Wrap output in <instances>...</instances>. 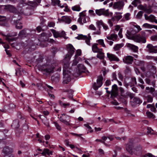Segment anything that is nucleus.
Listing matches in <instances>:
<instances>
[{"mask_svg": "<svg viewBox=\"0 0 157 157\" xmlns=\"http://www.w3.org/2000/svg\"><path fill=\"white\" fill-rule=\"evenodd\" d=\"M18 117L20 119L19 120H15L13 121L11 126L13 128H17L19 127L20 124H22L24 129L25 130L28 129V125L26 123V120L22 116L21 113L18 112L17 113Z\"/></svg>", "mask_w": 157, "mask_h": 157, "instance_id": "1", "label": "nucleus"}, {"mask_svg": "<svg viewBox=\"0 0 157 157\" xmlns=\"http://www.w3.org/2000/svg\"><path fill=\"white\" fill-rule=\"evenodd\" d=\"M69 65L68 62L65 63L63 66V84H68L71 80V71H69Z\"/></svg>", "mask_w": 157, "mask_h": 157, "instance_id": "2", "label": "nucleus"}, {"mask_svg": "<svg viewBox=\"0 0 157 157\" xmlns=\"http://www.w3.org/2000/svg\"><path fill=\"white\" fill-rule=\"evenodd\" d=\"M126 149L131 155H141L142 152V147L140 145L135 146L134 148L131 147V146L128 145L126 147Z\"/></svg>", "mask_w": 157, "mask_h": 157, "instance_id": "3", "label": "nucleus"}, {"mask_svg": "<svg viewBox=\"0 0 157 157\" xmlns=\"http://www.w3.org/2000/svg\"><path fill=\"white\" fill-rule=\"evenodd\" d=\"M66 47L68 51V53L63 60V62L64 64L65 63L68 62L69 65L70 63L69 61L71 56L75 52V49L73 46L70 44L67 45Z\"/></svg>", "mask_w": 157, "mask_h": 157, "instance_id": "4", "label": "nucleus"}, {"mask_svg": "<svg viewBox=\"0 0 157 157\" xmlns=\"http://www.w3.org/2000/svg\"><path fill=\"white\" fill-rule=\"evenodd\" d=\"M134 27L132 28V29L131 31L127 30L126 36L129 39L133 40L136 34V33L141 30V29L140 28V26L139 25H133Z\"/></svg>", "mask_w": 157, "mask_h": 157, "instance_id": "5", "label": "nucleus"}, {"mask_svg": "<svg viewBox=\"0 0 157 157\" xmlns=\"http://www.w3.org/2000/svg\"><path fill=\"white\" fill-rule=\"evenodd\" d=\"M33 32V33H35L36 32V30L35 29H24L19 32L18 36L19 37L21 38L26 37L29 35H32V33H31V32Z\"/></svg>", "mask_w": 157, "mask_h": 157, "instance_id": "6", "label": "nucleus"}, {"mask_svg": "<svg viewBox=\"0 0 157 157\" xmlns=\"http://www.w3.org/2000/svg\"><path fill=\"white\" fill-rule=\"evenodd\" d=\"M133 40L136 42L143 43L146 42V39L144 34H136Z\"/></svg>", "mask_w": 157, "mask_h": 157, "instance_id": "7", "label": "nucleus"}, {"mask_svg": "<svg viewBox=\"0 0 157 157\" xmlns=\"http://www.w3.org/2000/svg\"><path fill=\"white\" fill-rule=\"evenodd\" d=\"M103 78L101 75H100L98 77L97 83L94 82L93 86V88L95 90H97L103 84Z\"/></svg>", "mask_w": 157, "mask_h": 157, "instance_id": "8", "label": "nucleus"}, {"mask_svg": "<svg viewBox=\"0 0 157 157\" xmlns=\"http://www.w3.org/2000/svg\"><path fill=\"white\" fill-rule=\"evenodd\" d=\"M76 38L78 40L83 39L85 40V42L88 45H90V40L91 39V36L90 34L88 35V36H84L82 34L78 35Z\"/></svg>", "mask_w": 157, "mask_h": 157, "instance_id": "9", "label": "nucleus"}, {"mask_svg": "<svg viewBox=\"0 0 157 157\" xmlns=\"http://www.w3.org/2000/svg\"><path fill=\"white\" fill-rule=\"evenodd\" d=\"M118 95V88L117 85L114 84L112 86L111 90V98H113Z\"/></svg>", "mask_w": 157, "mask_h": 157, "instance_id": "10", "label": "nucleus"}, {"mask_svg": "<svg viewBox=\"0 0 157 157\" xmlns=\"http://www.w3.org/2000/svg\"><path fill=\"white\" fill-rule=\"evenodd\" d=\"M51 31L53 33L54 36L56 38L58 37H64L65 35V32L64 31L61 32L56 31L54 29H51Z\"/></svg>", "mask_w": 157, "mask_h": 157, "instance_id": "11", "label": "nucleus"}, {"mask_svg": "<svg viewBox=\"0 0 157 157\" xmlns=\"http://www.w3.org/2000/svg\"><path fill=\"white\" fill-rule=\"evenodd\" d=\"M95 12L96 14L99 16L103 15L106 16H108L109 15L108 10H105L104 9L96 10H95Z\"/></svg>", "mask_w": 157, "mask_h": 157, "instance_id": "12", "label": "nucleus"}, {"mask_svg": "<svg viewBox=\"0 0 157 157\" xmlns=\"http://www.w3.org/2000/svg\"><path fill=\"white\" fill-rule=\"evenodd\" d=\"M124 2H123L118 1L115 2L113 6V8L114 9H117L118 10H120L123 8L124 6Z\"/></svg>", "mask_w": 157, "mask_h": 157, "instance_id": "13", "label": "nucleus"}, {"mask_svg": "<svg viewBox=\"0 0 157 157\" xmlns=\"http://www.w3.org/2000/svg\"><path fill=\"white\" fill-rule=\"evenodd\" d=\"M123 62L127 64H131L133 61V58L131 56H126L124 57L123 59Z\"/></svg>", "mask_w": 157, "mask_h": 157, "instance_id": "14", "label": "nucleus"}, {"mask_svg": "<svg viewBox=\"0 0 157 157\" xmlns=\"http://www.w3.org/2000/svg\"><path fill=\"white\" fill-rule=\"evenodd\" d=\"M78 68L79 74H78L77 75H75V76L76 77L79 76L82 72H85L86 71L88 72V71L86 70V68L82 64H78Z\"/></svg>", "mask_w": 157, "mask_h": 157, "instance_id": "15", "label": "nucleus"}, {"mask_svg": "<svg viewBox=\"0 0 157 157\" xmlns=\"http://www.w3.org/2000/svg\"><path fill=\"white\" fill-rule=\"evenodd\" d=\"M142 102V100L138 97H134L131 102V105L133 106H135L137 105H139Z\"/></svg>", "mask_w": 157, "mask_h": 157, "instance_id": "16", "label": "nucleus"}, {"mask_svg": "<svg viewBox=\"0 0 157 157\" xmlns=\"http://www.w3.org/2000/svg\"><path fill=\"white\" fill-rule=\"evenodd\" d=\"M96 24L99 29L97 31L94 32L93 34L94 35H100L101 34V32L100 31V28L101 27V26L102 25V26L104 23L102 21L100 20L96 22Z\"/></svg>", "mask_w": 157, "mask_h": 157, "instance_id": "17", "label": "nucleus"}, {"mask_svg": "<svg viewBox=\"0 0 157 157\" xmlns=\"http://www.w3.org/2000/svg\"><path fill=\"white\" fill-rule=\"evenodd\" d=\"M14 18V17H13L12 20L15 23L16 28L18 29H21L23 27V26L20 19H19L18 20H16Z\"/></svg>", "mask_w": 157, "mask_h": 157, "instance_id": "18", "label": "nucleus"}, {"mask_svg": "<svg viewBox=\"0 0 157 157\" xmlns=\"http://www.w3.org/2000/svg\"><path fill=\"white\" fill-rule=\"evenodd\" d=\"M107 56L110 61H113L117 62L119 61V59L114 54L108 53Z\"/></svg>", "mask_w": 157, "mask_h": 157, "instance_id": "19", "label": "nucleus"}, {"mask_svg": "<svg viewBox=\"0 0 157 157\" xmlns=\"http://www.w3.org/2000/svg\"><path fill=\"white\" fill-rule=\"evenodd\" d=\"M89 18L88 17L84 16V17H79L78 20V21L81 25H83V23H86L89 21Z\"/></svg>", "mask_w": 157, "mask_h": 157, "instance_id": "20", "label": "nucleus"}, {"mask_svg": "<svg viewBox=\"0 0 157 157\" xmlns=\"http://www.w3.org/2000/svg\"><path fill=\"white\" fill-rule=\"evenodd\" d=\"M43 70L46 73L47 75H48L53 72L54 68L51 66H48Z\"/></svg>", "mask_w": 157, "mask_h": 157, "instance_id": "21", "label": "nucleus"}, {"mask_svg": "<svg viewBox=\"0 0 157 157\" xmlns=\"http://www.w3.org/2000/svg\"><path fill=\"white\" fill-rule=\"evenodd\" d=\"M98 44L94 43L93 44L92 46V50L93 52L94 53H97L100 51L102 50L101 48H99L98 47Z\"/></svg>", "mask_w": 157, "mask_h": 157, "instance_id": "22", "label": "nucleus"}, {"mask_svg": "<svg viewBox=\"0 0 157 157\" xmlns=\"http://www.w3.org/2000/svg\"><path fill=\"white\" fill-rule=\"evenodd\" d=\"M17 35V33H13V34H11V35H6V36L4 35V34H2V35L3 36H6V38H5L6 40L10 42L15 40V38H9V37L15 36H16Z\"/></svg>", "mask_w": 157, "mask_h": 157, "instance_id": "23", "label": "nucleus"}, {"mask_svg": "<svg viewBox=\"0 0 157 157\" xmlns=\"http://www.w3.org/2000/svg\"><path fill=\"white\" fill-rule=\"evenodd\" d=\"M147 48H148L147 51L150 53H157V49H154L153 46L151 44H149L147 46Z\"/></svg>", "mask_w": 157, "mask_h": 157, "instance_id": "24", "label": "nucleus"}, {"mask_svg": "<svg viewBox=\"0 0 157 157\" xmlns=\"http://www.w3.org/2000/svg\"><path fill=\"white\" fill-rule=\"evenodd\" d=\"M60 21L65 22L67 24H70L71 22V20L67 16H62L61 19H59Z\"/></svg>", "mask_w": 157, "mask_h": 157, "instance_id": "25", "label": "nucleus"}, {"mask_svg": "<svg viewBox=\"0 0 157 157\" xmlns=\"http://www.w3.org/2000/svg\"><path fill=\"white\" fill-rule=\"evenodd\" d=\"M40 118L41 119L43 123L47 127L49 126V124L48 121L46 117L40 115L39 116Z\"/></svg>", "mask_w": 157, "mask_h": 157, "instance_id": "26", "label": "nucleus"}, {"mask_svg": "<svg viewBox=\"0 0 157 157\" xmlns=\"http://www.w3.org/2000/svg\"><path fill=\"white\" fill-rule=\"evenodd\" d=\"M2 151L5 155H8L12 152V149L8 147H4Z\"/></svg>", "mask_w": 157, "mask_h": 157, "instance_id": "27", "label": "nucleus"}, {"mask_svg": "<svg viewBox=\"0 0 157 157\" xmlns=\"http://www.w3.org/2000/svg\"><path fill=\"white\" fill-rule=\"evenodd\" d=\"M144 17L146 20H148L152 22H153L155 18V17L152 14L148 16L147 15L145 14Z\"/></svg>", "mask_w": 157, "mask_h": 157, "instance_id": "28", "label": "nucleus"}, {"mask_svg": "<svg viewBox=\"0 0 157 157\" xmlns=\"http://www.w3.org/2000/svg\"><path fill=\"white\" fill-rule=\"evenodd\" d=\"M128 46L134 52H137L138 51V48L137 46L134 45L128 44Z\"/></svg>", "mask_w": 157, "mask_h": 157, "instance_id": "29", "label": "nucleus"}, {"mask_svg": "<svg viewBox=\"0 0 157 157\" xmlns=\"http://www.w3.org/2000/svg\"><path fill=\"white\" fill-rule=\"evenodd\" d=\"M137 84L136 78L134 77H132L130 79V82L128 83V85L134 86Z\"/></svg>", "mask_w": 157, "mask_h": 157, "instance_id": "30", "label": "nucleus"}, {"mask_svg": "<svg viewBox=\"0 0 157 157\" xmlns=\"http://www.w3.org/2000/svg\"><path fill=\"white\" fill-rule=\"evenodd\" d=\"M98 54L97 55V57L100 59H103L104 58V53L103 52V50L97 52Z\"/></svg>", "mask_w": 157, "mask_h": 157, "instance_id": "31", "label": "nucleus"}, {"mask_svg": "<svg viewBox=\"0 0 157 157\" xmlns=\"http://www.w3.org/2000/svg\"><path fill=\"white\" fill-rule=\"evenodd\" d=\"M107 38L109 40H112L113 41L116 40L117 38V34H112L109 36H107Z\"/></svg>", "mask_w": 157, "mask_h": 157, "instance_id": "32", "label": "nucleus"}, {"mask_svg": "<svg viewBox=\"0 0 157 157\" xmlns=\"http://www.w3.org/2000/svg\"><path fill=\"white\" fill-rule=\"evenodd\" d=\"M5 7L4 8L6 9H8L12 12H14L16 11V8L13 6L10 5H7L4 6Z\"/></svg>", "mask_w": 157, "mask_h": 157, "instance_id": "33", "label": "nucleus"}, {"mask_svg": "<svg viewBox=\"0 0 157 157\" xmlns=\"http://www.w3.org/2000/svg\"><path fill=\"white\" fill-rule=\"evenodd\" d=\"M59 120L61 122L65 124L67 126L70 125L71 124L70 123V120L69 121H67L66 120V119H64V117H60Z\"/></svg>", "mask_w": 157, "mask_h": 157, "instance_id": "34", "label": "nucleus"}, {"mask_svg": "<svg viewBox=\"0 0 157 157\" xmlns=\"http://www.w3.org/2000/svg\"><path fill=\"white\" fill-rule=\"evenodd\" d=\"M146 82L149 85H152L154 87L155 85V82L154 80L151 81L149 78H147L145 79Z\"/></svg>", "mask_w": 157, "mask_h": 157, "instance_id": "35", "label": "nucleus"}, {"mask_svg": "<svg viewBox=\"0 0 157 157\" xmlns=\"http://www.w3.org/2000/svg\"><path fill=\"white\" fill-rule=\"evenodd\" d=\"M41 154L45 156L46 155H52V152L48 149H45Z\"/></svg>", "mask_w": 157, "mask_h": 157, "instance_id": "36", "label": "nucleus"}, {"mask_svg": "<svg viewBox=\"0 0 157 157\" xmlns=\"http://www.w3.org/2000/svg\"><path fill=\"white\" fill-rule=\"evenodd\" d=\"M144 99L147 101V102L151 103L153 101V97L151 95H150L145 96Z\"/></svg>", "mask_w": 157, "mask_h": 157, "instance_id": "37", "label": "nucleus"}, {"mask_svg": "<svg viewBox=\"0 0 157 157\" xmlns=\"http://www.w3.org/2000/svg\"><path fill=\"white\" fill-rule=\"evenodd\" d=\"M27 4L33 7L36 6L37 5V2L34 1H28L26 3Z\"/></svg>", "mask_w": 157, "mask_h": 157, "instance_id": "38", "label": "nucleus"}, {"mask_svg": "<svg viewBox=\"0 0 157 157\" xmlns=\"http://www.w3.org/2000/svg\"><path fill=\"white\" fill-rule=\"evenodd\" d=\"M123 46V44H116L113 47V49L115 51H117L119 50Z\"/></svg>", "mask_w": 157, "mask_h": 157, "instance_id": "39", "label": "nucleus"}, {"mask_svg": "<svg viewBox=\"0 0 157 157\" xmlns=\"http://www.w3.org/2000/svg\"><path fill=\"white\" fill-rule=\"evenodd\" d=\"M135 64L138 66L141 67L144 66V62L143 61L137 60L135 62Z\"/></svg>", "mask_w": 157, "mask_h": 157, "instance_id": "40", "label": "nucleus"}, {"mask_svg": "<svg viewBox=\"0 0 157 157\" xmlns=\"http://www.w3.org/2000/svg\"><path fill=\"white\" fill-rule=\"evenodd\" d=\"M71 9L74 11H79L81 10V8L79 5H77L72 6Z\"/></svg>", "mask_w": 157, "mask_h": 157, "instance_id": "41", "label": "nucleus"}, {"mask_svg": "<svg viewBox=\"0 0 157 157\" xmlns=\"http://www.w3.org/2000/svg\"><path fill=\"white\" fill-rule=\"evenodd\" d=\"M131 14L129 13H127L124 16L123 18L126 21L129 20L131 19Z\"/></svg>", "mask_w": 157, "mask_h": 157, "instance_id": "42", "label": "nucleus"}, {"mask_svg": "<svg viewBox=\"0 0 157 157\" xmlns=\"http://www.w3.org/2000/svg\"><path fill=\"white\" fill-rule=\"evenodd\" d=\"M98 44L101 45L102 47H106L105 45L104 40L103 39H99L97 41Z\"/></svg>", "mask_w": 157, "mask_h": 157, "instance_id": "43", "label": "nucleus"}, {"mask_svg": "<svg viewBox=\"0 0 157 157\" xmlns=\"http://www.w3.org/2000/svg\"><path fill=\"white\" fill-rule=\"evenodd\" d=\"M53 123L54 124L56 128L59 131H61V130L62 128L61 127L58 123L54 121Z\"/></svg>", "mask_w": 157, "mask_h": 157, "instance_id": "44", "label": "nucleus"}, {"mask_svg": "<svg viewBox=\"0 0 157 157\" xmlns=\"http://www.w3.org/2000/svg\"><path fill=\"white\" fill-rule=\"evenodd\" d=\"M147 116L150 118H154L155 115L150 111H147L146 112Z\"/></svg>", "mask_w": 157, "mask_h": 157, "instance_id": "45", "label": "nucleus"}, {"mask_svg": "<svg viewBox=\"0 0 157 157\" xmlns=\"http://www.w3.org/2000/svg\"><path fill=\"white\" fill-rule=\"evenodd\" d=\"M74 92V91L73 90L71 89L67 91V92L69 94L68 95V97L70 99H72L73 97V94Z\"/></svg>", "mask_w": 157, "mask_h": 157, "instance_id": "46", "label": "nucleus"}, {"mask_svg": "<svg viewBox=\"0 0 157 157\" xmlns=\"http://www.w3.org/2000/svg\"><path fill=\"white\" fill-rule=\"evenodd\" d=\"M133 141L134 139L133 138L129 139L128 140V143L126 144V147H127L128 145L131 146V147H132Z\"/></svg>", "mask_w": 157, "mask_h": 157, "instance_id": "47", "label": "nucleus"}, {"mask_svg": "<svg viewBox=\"0 0 157 157\" xmlns=\"http://www.w3.org/2000/svg\"><path fill=\"white\" fill-rule=\"evenodd\" d=\"M52 4V5L55 6L56 5H59L60 2L59 0H51Z\"/></svg>", "mask_w": 157, "mask_h": 157, "instance_id": "48", "label": "nucleus"}, {"mask_svg": "<svg viewBox=\"0 0 157 157\" xmlns=\"http://www.w3.org/2000/svg\"><path fill=\"white\" fill-rule=\"evenodd\" d=\"M40 25L42 26H44L45 25V23L46 21V20L42 17H40Z\"/></svg>", "mask_w": 157, "mask_h": 157, "instance_id": "49", "label": "nucleus"}, {"mask_svg": "<svg viewBox=\"0 0 157 157\" xmlns=\"http://www.w3.org/2000/svg\"><path fill=\"white\" fill-rule=\"evenodd\" d=\"M140 3V0H134L132 2V4L135 6L136 7L137 6L138 4H139Z\"/></svg>", "mask_w": 157, "mask_h": 157, "instance_id": "50", "label": "nucleus"}, {"mask_svg": "<svg viewBox=\"0 0 157 157\" xmlns=\"http://www.w3.org/2000/svg\"><path fill=\"white\" fill-rule=\"evenodd\" d=\"M149 70H153V71H155L156 70L155 67L152 64H149L147 66Z\"/></svg>", "mask_w": 157, "mask_h": 157, "instance_id": "51", "label": "nucleus"}, {"mask_svg": "<svg viewBox=\"0 0 157 157\" xmlns=\"http://www.w3.org/2000/svg\"><path fill=\"white\" fill-rule=\"evenodd\" d=\"M59 76L58 75H57L56 76H53L51 77V79L53 81L58 82L59 80Z\"/></svg>", "mask_w": 157, "mask_h": 157, "instance_id": "52", "label": "nucleus"}, {"mask_svg": "<svg viewBox=\"0 0 157 157\" xmlns=\"http://www.w3.org/2000/svg\"><path fill=\"white\" fill-rule=\"evenodd\" d=\"M59 103L60 105L62 106H63L65 108L66 107V106H69L70 105V104L69 103H64L60 100L59 101Z\"/></svg>", "mask_w": 157, "mask_h": 157, "instance_id": "53", "label": "nucleus"}, {"mask_svg": "<svg viewBox=\"0 0 157 157\" xmlns=\"http://www.w3.org/2000/svg\"><path fill=\"white\" fill-rule=\"evenodd\" d=\"M78 58L75 57V59L73 60V63H72L73 66L76 65L78 62Z\"/></svg>", "mask_w": 157, "mask_h": 157, "instance_id": "54", "label": "nucleus"}, {"mask_svg": "<svg viewBox=\"0 0 157 157\" xmlns=\"http://www.w3.org/2000/svg\"><path fill=\"white\" fill-rule=\"evenodd\" d=\"M143 27H144L145 28H153L152 26L148 23H145L143 25Z\"/></svg>", "mask_w": 157, "mask_h": 157, "instance_id": "55", "label": "nucleus"}, {"mask_svg": "<svg viewBox=\"0 0 157 157\" xmlns=\"http://www.w3.org/2000/svg\"><path fill=\"white\" fill-rule=\"evenodd\" d=\"M81 54V51L80 49L77 50L75 57L78 58V56H80Z\"/></svg>", "mask_w": 157, "mask_h": 157, "instance_id": "56", "label": "nucleus"}, {"mask_svg": "<svg viewBox=\"0 0 157 157\" xmlns=\"http://www.w3.org/2000/svg\"><path fill=\"white\" fill-rule=\"evenodd\" d=\"M143 12L142 11L139 12L137 14L136 17L138 18H140L142 16Z\"/></svg>", "mask_w": 157, "mask_h": 157, "instance_id": "57", "label": "nucleus"}, {"mask_svg": "<svg viewBox=\"0 0 157 157\" xmlns=\"http://www.w3.org/2000/svg\"><path fill=\"white\" fill-rule=\"evenodd\" d=\"M55 24L54 22H49L48 23V26L50 27H53L55 26Z\"/></svg>", "mask_w": 157, "mask_h": 157, "instance_id": "58", "label": "nucleus"}, {"mask_svg": "<svg viewBox=\"0 0 157 157\" xmlns=\"http://www.w3.org/2000/svg\"><path fill=\"white\" fill-rule=\"evenodd\" d=\"M112 77L113 78V79H112V81H113L114 80H117V75L114 72L112 74Z\"/></svg>", "mask_w": 157, "mask_h": 157, "instance_id": "59", "label": "nucleus"}, {"mask_svg": "<svg viewBox=\"0 0 157 157\" xmlns=\"http://www.w3.org/2000/svg\"><path fill=\"white\" fill-rule=\"evenodd\" d=\"M119 90H120V92H121V95L122 96H123L124 97H125V96L124 95V89L121 87H120L119 88Z\"/></svg>", "mask_w": 157, "mask_h": 157, "instance_id": "60", "label": "nucleus"}, {"mask_svg": "<svg viewBox=\"0 0 157 157\" xmlns=\"http://www.w3.org/2000/svg\"><path fill=\"white\" fill-rule=\"evenodd\" d=\"M89 29L93 30H95L96 29V28L93 24H91L89 26Z\"/></svg>", "mask_w": 157, "mask_h": 157, "instance_id": "61", "label": "nucleus"}, {"mask_svg": "<svg viewBox=\"0 0 157 157\" xmlns=\"http://www.w3.org/2000/svg\"><path fill=\"white\" fill-rule=\"evenodd\" d=\"M151 39L153 41L157 40V35L152 36L151 37Z\"/></svg>", "mask_w": 157, "mask_h": 157, "instance_id": "62", "label": "nucleus"}, {"mask_svg": "<svg viewBox=\"0 0 157 157\" xmlns=\"http://www.w3.org/2000/svg\"><path fill=\"white\" fill-rule=\"evenodd\" d=\"M122 16L121 15L115 16V17L117 21H119L122 18Z\"/></svg>", "mask_w": 157, "mask_h": 157, "instance_id": "63", "label": "nucleus"}, {"mask_svg": "<svg viewBox=\"0 0 157 157\" xmlns=\"http://www.w3.org/2000/svg\"><path fill=\"white\" fill-rule=\"evenodd\" d=\"M111 82L110 80H107L105 82V85L106 86H108L111 85Z\"/></svg>", "mask_w": 157, "mask_h": 157, "instance_id": "64", "label": "nucleus"}]
</instances>
